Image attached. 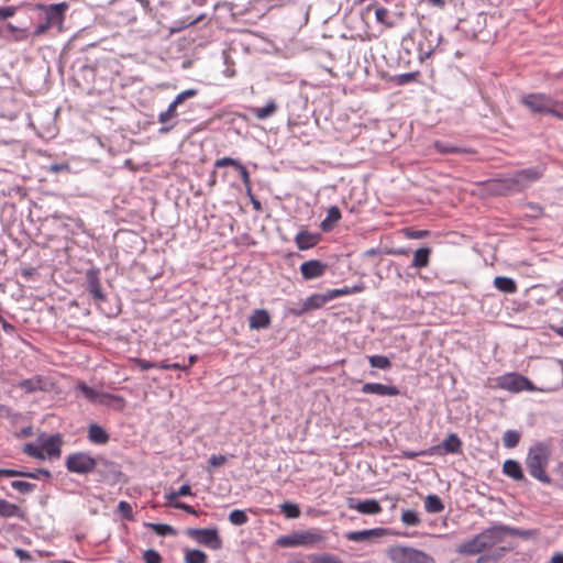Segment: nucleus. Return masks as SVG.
<instances>
[{"label": "nucleus", "instance_id": "1", "mask_svg": "<svg viewBox=\"0 0 563 563\" xmlns=\"http://www.w3.org/2000/svg\"><path fill=\"white\" fill-rule=\"evenodd\" d=\"M550 454L549 445L538 442L529 449L525 460L529 474L543 484H551V478L545 472Z\"/></svg>", "mask_w": 563, "mask_h": 563}, {"label": "nucleus", "instance_id": "2", "mask_svg": "<svg viewBox=\"0 0 563 563\" xmlns=\"http://www.w3.org/2000/svg\"><path fill=\"white\" fill-rule=\"evenodd\" d=\"M543 173L544 168L540 166L518 170L512 175L496 180V189L501 194L521 191L532 183L539 180L543 176Z\"/></svg>", "mask_w": 563, "mask_h": 563}, {"label": "nucleus", "instance_id": "3", "mask_svg": "<svg viewBox=\"0 0 563 563\" xmlns=\"http://www.w3.org/2000/svg\"><path fill=\"white\" fill-rule=\"evenodd\" d=\"M520 102L533 113L551 114L563 120V100L556 101L545 93L534 92L523 95Z\"/></svg>", "mask_w": 563, "mask_h": 563}, {"label": "nucleus", "instance_id": "4", "mask_svg": "<svg viewBox=\"0 0 563 563\" xmlns=\"http://www.w3.org/2000/svg\"><path fill=\"white\" fill-rule=\"evenodd\" d=\"M35 9L43 11L45 13V22L38 24L33 32L34 36H41L45 34L52 26H60L63 24L65 12L68 9V4L66 2L54 3L48 5L37 3L35 5Z\"/></svg>", "mask_w": 563, "mask_h": 563}, {"label": "nucleus", "instance_id": "5", "mask_svg": "<svg viewBox=\"0 0 563 563\" xmlns=\"http://www.w3.org/2000/svg\"><path fill=\"white\" fill-rule=\"evenodd\" d=\"M85 398L95 405L104 406L115 411H122L125 399L119 395L104 393L102 389H80Z\"/></svg>", "mask_w": 563, "mask_h": 563}, {"label": "nucleus", "instance_id": "6", "mask_svg": "<svg viewBox=\"0 0 563 563\" xmlns=\"http://www.w3.org/2000/svg\"><path fill=\"white\" fill-rule=\"evenodd\" d=\"M324 540L322 533L316 530L294 532L283 536L277 540V544L285 548L312 545Z\"/></svg>", "mask_w": 563, "mask_h": 563}, {"label": "nucleus", "instance_id": "7", "mask_svg": "<svg viewBox=\"0 0 563 563\" xmlns=\"http://www.w3.org/2000/svg\"><path fill=\"white\" fill-rule=\"evenodd\" d=\"M65 466L70 473L86 475L96 468L97 460L86 452H76L66 457Z\"/></svg>", "mask_w": 563, "mask_h": 563}, {"label": "nucleus", "instance_id": "8", "mask_svg": "<svg viewBox=\"0 0 563 563\" xmlns=\"http://www.w3.org/2000/svg\"><path fill=\"white\" fill-rule=\"evenodd\" d=\"M186 534L212 550L222 548V539L217 528H190L186 531Z\"/></svg>", "mask_w": 563, "mask_h": 563}, {"label": "nucleus", "instance_id": "9", "mask_svg": "<svg viewBox=\"0 0 563 563\" xmlns=\"http://www.w3.org/2000/svg\"><path fill=\"white\" fill-rule=\"evenodd\" d=\"M387 556L394 563H422V552L409 547H391L387 551Z\"/></svg>", "mask_w": 563, "mask_h": 563}, {"label": "nucleus", "instance_id": "10", "mask_svg": "<svg viewBox=\"0 0 563 563\" xmlns=\"http://www.w3.org/2000/svg\"><path fill=\"white\" fill-rule=\"evenodd\" d=\"M198 93L197 89H187L178 93L173 102L168 106L167 110L161 112L158 115V122L167 124L177 117V107L181 104L186 99L194 98Z\"/></svg>", "mask_w": 563, "mask_h": 563}, {"label": "nucleus", "instance_id": "11", "mask_svg": "<svg viewBox=\"0 0 563 563\" xmlns=\"http://www.w3.org/2000/svg\"><path fill=\"white\" fill-rule=\"evenodd\" d=\"M479 534L487 550L504 541V539L507 537V526L501 523L494 525L487 529H484Z\"/></svg>", "mask_w": 563, "mask_h": 563}, {"label": "nucleus", "instance_id": "12", "mask_svg": "<svg viewBox=\"0 0 563 563\" xmlns=\"http://www.w3.org/2000/svg\"><path fill=\"white\" fill-rule=\"evenodd\" d=\"M86 288L92 296L93 301L100 305L106 300V295L102 291L99 272L97 269H88L86 273Z\"/></svg>", "mask_w": 563, "mask_h": 563}, {"label": "nucleus", "instance_id": "13", "mask_svg": "<svg viewBox=\"0 0 563 563\" xmlns=\"http://www.w3.org/2000/svg\"><path fill=\"white\" fill-rule=\"evenodd\" d=\"M462 446L463 443L461 439L455 433H450L449 437L444 439L441 444L431 448L429 453L461 454Z\"/></svg>", "mask_w": 563, "mask_h": 563}, {"label": "nucleus", "instance_id": "14", "mask_svg": "<svg viewBox=\"0 0 563 563\" xmlns=\"http://www.w3.org/2000/svg\"><path fill=\"white\" fill-rule=\"evenodd\" d=\"M329 301L327 294H313L306 298L299 309H290L294 316H301L310 310L320 309Z\"/></svg>", "mask_w": 563, "mask_h": 563}, {"label": "nucleus", "instance_id": "15", "mask_svg": "<svg viewBox=\"0 0 563 563\" xmlns=\"http://www.w3.org/2000/svg\"><path fill=\"white\" fill-rule=\"evenodd\" d=\"M347 507L350 509H356L363 515H377L382 511L379 503L375 499L357 500L356 498H347Z\"/></svg>", "mask_w": 563, "mask_h": 563}, {"label": "nucleus", "instance_id": "16", "mask_svg": "<svg viewBox=\"0 0 563 563\" xmlns=\"http://www.w3.org/2000/svg\"><path fill=\"white\" fill-rule=\"evenodd\" d=\"M227 166H232L239 172L241 179L244 184V187H249L251 185L250 173L247 172L246 167L240 161L232 158V157H221L214 162L216 168H222V167H227Z\"/></svg>", "mask_w": 563, "mask_h": 563}, {"label": "nucleus", "instance_id": "17", "mask_svg": "<svg viewBox=\"0 0 563 563\" xmlns=\"http://www.w3.org/2000/svg\"><path fill=\"white\" fill-rule=\"evenodd\" d=\"M327 271V265L318 260H310L300 265V272L306 280L321 277Z\"/></svg>", "mask_w": 563, "mask_h": 563}, {"label": "nucleus", "instance_id": "18", "mask_svg": "<svg viewBox=\"0 0 563 563\" xmlns=\"http://www.w3.org/2000/svg\"><path fill=\"white\" fill-rule=\"evenodd\" d=\"M503 473L516 482L528 483L520 463L516 460H506L503 464Z\"/></svg>", "mask_w": 563, "mask_h": 563}, {"label": "nucleus", "instance_id": "19", "mask_svg": "<svg viewBox=\"0 0 563 563\" xmlns=\"http://www.w3.org/2000/svg\"><path fill=\"white\" fill-rule=\"evenodd\" d=\"M272 319L267 310L256 309L249 318V327L252 330L266 329L271 325Z\"/></svg>", "mask_w": 563, "mask_h": 563}, {"label": "nucleus", "instance_id": "20", "mask_svg": "<svg viewBox=\"0 0 563 563\" xmlns=\"http://www.w3.org/2000/svg\"><path fill=\"white\" fill-rule=\"evenodd\" d=\"M386 534V530L383 528H375L369 530H362V531H350L345 534V538L349 541H355V542H364L368 541L372 538H378Z\"/></svg>", "mask_w": 563, "mask_h": 563}, {"label": "nucleus", "instance_id": "21", "mask_svg": "<svg viewBox=\"0 0 563 563\" xmlns=\"http://www.w3.org/2000/svg\"><path fill=\"white\" fill-rule=\"evenodd\" d=\"M485 550H486V548L484 545L483 539L479 533L476 534L473 539L463 542L459 549L460 553H463L466 555H475Z\"/></svg>", "mask_w": 563, "mask_h": 563}, {"label": "nucleus", "instance_id": "22", "mask_svg": "<svg viewBox=\"0 0 563 563\" xmlns=\"http://www.w3.org/2000/svg\"><path fill=\"white\" fill-rule=\"evenodd\" d=\"M499 387H534L526 377L516 373L506 374L499 380Z\"/></svg>", "mask_w": 563, "mask_h": 563}, {"label": "nucleus", "instance_id": "23", "mask_svg": "<svg viewBox=\"0 0 563 563\" xmlns=\"http://www.w3.org/2000/svg\"><path fill=\"white\" fill-rule=\"evenodd\" d=\"M63 440L59 434L51 435L42 443V450L51 457H59Z\"/></svg>", "mask_w": 563, "mask_h": 563}, {"label": "nucleus", "instance_id": "24", "mask_svg": "<svg viewBox=\"0 0 563 563\" xmlns=\"http://www.w3.org/2000/svg\"><path fill=\"white\" fill-rule=\"evenodd\" d=\"M278 109L275 100H268L264 107H252L250 112L258 120H265L276 113Z\"/></svg>", "mask_w": 563, "mask_h": 563}, {"label": "nucleus", "instance_id": "25", "mask_svg": "<svg viewBox=\"0 0 563 563\" xmlns=\"http://www.w3.org/2000/svg\"><path fill=\"white\" fill-rule=\"evenodd\" d=\"M318 234H313L308 231H300L295 238V242L299 250L311 249L318 243Z\"/></svg>", "mask_w": 563, "mask_h": 563}, {"label": "nucleus", "instance_id": "26", "mask_svg": "<svg viewBox=\"0 0 563 563\" xmlns=\"http://www.w3.org/2000/svg\"><path fill=\"white\" fill-rule=\"evenodd\" d=\"M0 517L2 518H22L23 511L21 508L12 503H9L5 499L0 498Z\"/></svg>", "mask_w": 563, "mask_h": 563}, {"label": "nucleus", "instance_id": "27", "mask_svg": "<svg viewBox=\"0 0 563 563\" xmlns=\"http://www.w3.org/2000/svg\"><path fill=\"white\" fill-rule=\"evenodd\" d=\"M88 438L92 443L96 444H104L109 441V434L102 427L98 424H91L89 427Z\"/></svg>", "mask_w": 563, "mask_h": 563}, {"label": "nucleus", "instance_id": "28", "mask_svg": "<svg viewBox=\"0 0 563 563\" xmlns=\"http://www.w3.org/2000/svg\"><path fill=\"white\" fill-rule=\"evenodd\" d=\"M494 286L505 294H515L518 289L516 282L505 276L495 277Z\"/></svg>", "mask_w": 563, "mask_h": 563}, {"label": "nucleus", "instance_id": "29", "mask_svg": "<svg viewBox=\"0 0 563 563\" xmlns=\"http://www.w3.org/2000/svg\"><path fill=\"white\" fill-rule=\"evenodd\" d=\"M372 9L375 12V18L378 23L385 25L386 27L393 26V21L390 20L389 16V11L386 8L377 4H369L366 8L367 11H371Z\"/></svg>", "mask_w": 563, "mask_h": 563}, {"label": "nucleus", "instance_id": "30", "mask_svg": "<svg viewBox=\"0 0 563 563\" xmlns=\"http://www.w3.org/2000/svg\"><path fill=\"white\" fill-rule=\"evenodd\" d=\"M341 219V211L338 207L333 206L329 208L325 219L321 222V229L329 231L332 229L333 223Z\"/></svg>", "mask_w": 563, "mask_h": 563}, {"label": "nucleus", "instance_id": "31", "mask_svg": "<svg viewBox=\"0 0 563 563\" xmlns=\"http://www.w3.org/2000/svg\"><path fill=\"white\" fill-rule=\"evenodd\" d=\"M424 509L429 512H440L444 509L441 498L434 494L424 497Z\"/></svg>", "mask_w": 563, "mask_h": 563}, {"label": "nucleus", "instance_id": "32", "mask_svg": "<svg viewBox=\"0 0 563 563\" xmlns=\"http://www.w3.org/2000/svg\"><path fill=\"white\" fill-rule=\"evenodd\" d=\"M207 554L198 549L188 550L185 554V563H207Z\"/></svg>", "mask_w": 563, "mask_h": 563}, {"label": "nucleus", "instance_id": "33", "mask_svg": "<svg viewBox=\"0 0 563 563\" xmlns=\"http://www.w3.org/2000/svg\"><path fill=\"white\" fill-rule=\"evenodd\" d=\"M203 15H200L196 19H186V20H183V21H176L169 29V33L170 34H175V33H179L181 31H184L185 29L194 25V24H197L198 22H200L202 20Z\"/></svg>", "mask_w": 563, "mask_h": 563}, {"label": "nucleus", "instance_id": "34", "mask_svg": "<svg viewBox=\"0 0 563 563\" xmlns=\"http://www.w3.org/2000/svg\"><path fill=\"white\" fill-rule=\"evenodd\" d=\"M145 526L147 528H150L151 530H153L158 536H175L176 534V530L169 525L148 522V523H145Z\"/></svg>", "mask_w": 563, "mask_h": 563}, {"label": "nucleus", "instance_id": "35", "mask_svg": "<svg viewBox=\"0 0 563 563\" xmlns=\"http://www.w3.org/2000/svg\"><path fill=\"white\" fill-rule=\"evenodd\" d=\"M520 441V433L517 430H507L503 435L504 445L508 449L516 448Z\"/></svg>", "mask_w": 563, "mask_h": 563}, {"label": "nucleus", "instance_id": "36", "mask_svg": "<svg viewBox=\"0 0 563 563\" xmlns=\"http://www.w3.org/2000/svg\"><path fill=\"white\" fill-rule=\"evenodd\" d=\"M11 487L23 495H27L36 488V485L25 481H12Z\"/></svg>", "mask_w": 563, "mask_h": 563}, {"label": "nucleus", "instance_id": "37", "mask_svg": "<svg viewBox=\"0 0 563 563\" xmlns=\"http://www.w3.org/2000/svg\"><path fill=\"white\" fill-rule=\"evenodd\" d=\"M229 520L234 526H242L247 522L249 517L244 510L234 509L230 512Z\"/></svg>", "mask_w": 563, "mask_h": 563}, {"label": "nucleus", "instance_id": "38", "mask_svg": "<svg viewBox=\"0 0 563 563\" xmlns=\"http://www.w3.org/2000/svg\"><path fill=\"white\" fill-rule=\"evenodd\" d=\"M369 364L372 367L386 369L389 368L391 363L387 356L384 355H373L369 356Z\"/></svg>", "mask_w": 563, "mask_h": 563}, {"label": "nucleus", "instance_id": "39", "mask_svg": "<svg viewBox=\"0 0 563 563\" xmlns=\"http://www.w3.org/2000/svg\"><path fill=\"white\" fill-rule=\"evenodd\" d=\"M23 452L38 460L45 459V454L43 453L42 446L40 448L33 443H26L23 448Z\"/></svg>", "mask_w": 563, "mask_h": 563}, {"label": "nucleus", "instance_id": "40", "mask_svg": "<svg viewBox=\"0 0 563 563\" xmlns=\"http://www.w3.org/2000/svg\"><path fill=\"white\" fill-rule=\"evenodd\" d=\"M434 148L439 152V153H442V154H449V153H461L463 152L462 148L460 147H456L452 144H449V143H443V142H440V141H437L434 143Z\"/></svg>", "mask_w": 563, "mask_h": 563}, {"label": "nucleus", "instance_id": "41", "mask_svg": "<svg viewBox=\"0 0 563 563\" xmlns=\"http://www.w3.org/2000/svg\"><path fill=\"white\" fill-rule=\"evenodd\" d=\"M534 530H522L507 526V536L520 537L522 539H530L534 537Z\"/></svg>", "mask_w": 563, "mask_h": 563}, {"label": "nucleus", "instance_id": "42", "mask_svg": "<svg viewBox=\"0 0 563 563\" xmlns=\"http://www.w3.org/2000/svg\"><path fill=\"white\" fill-rule=\"evenodd\" d=\"M282 511L287 518H297L300 516V509L296 504L285 503L282 505Z\"/></svg>", "mask_w": 563, "mask_h": 563}, {"label": "nucleus", "instance_id": "43", "mask_svg": "<svg viewBox=\"0 0 563 563\" xmlns=\"http://www.w3.org/2000/svg\"><path fill=\"white\" fill-rule=\"evenodd\" d=\"M401 520L407 526H416L420 522L418 514L412 510H405L401 515Z\"/></svg>", "mask_w": 563, "mask_h": 563}, {"label": "nucleus", "instance_id": "44", "mask_svg": "<svg viewBox=\"0 0 563 563\" xmlns=\"http://www.w3.org/2000/svg\"><path fill=\"white\" fill-rule=\"evenodd\" d=\"M419 75V73H406V74H400V75H397L395 77L391 78V80L396 84V85H406L412 80L416 79V77Z\"/></svg>", "mask_w": 563, "mask_h": 563}, {"label": "nucleus", "instance_id": "45", "mask_svg": "<svg viewBox=\"0 0 563 563\" xmlns=\"http://www.w3.org/2000/svg\"><path fill=\"white\" fill-rule=\"evenodd\" d=\"M40 475H43L45 476L46 478H51L52 476V473L51 471L46 470V468H37L35 470L34 472H26V471H23V474H22V477H27V478H38Z\"/></svg>", "mask_w": 563, "mask_h": 563}, {"label": "nucleus", "instance_id": "46", "mask_svg": "<svg viewBox=\"0 0 563 563\" xmlns=\"http://www.w3.org/2000/svg\"><path fill=\"white\" fill-rule=\"evenodd\" d=\"M325 294H327L329 301H331L335 298L350 295L351 290L349 287H344V288H338V289H330Z\"/></svg>", "mask_w": 563, "mask_h": 563}, {"label": "nucleus", "instance_id": "47", "mask_svg": "<svg viewBox=\"0 0 563 563\" xmlns=\"http://www.w3.org/2000/svg\"><path fill=\"white\" fill-rule=\"evenodd\" d=\"M118 510L122 515L123 518L132 519L133 510H132L131 505L128 501H124V500L120 501L118 505Z\"/></svg>", "mask_w": 563, "mask_h": 563}, {"label": "nucleus", "instance_id": "48", "mask_svg": "<svg viewBox=\"0 0 563 563\" xmlns=\"http://www.w3.org/2000/svg\"><path fill=\"white\" fill-rule=\"evenodd\" d=\"M145 563H161L162 558L159 553L155 550H146L143 554Z\"/></svg>", "mask_w": 563, "mask_h": 563}, {"label": "nucleus", "instance_id": "49", "mask_svg": "<svg viewBox=\"0 0 563 563\" xmlns=\"http://www.w3.org/2000/svg\"><path fill=\"white\" fill-rule=\"evenodd\" d=\"M228 462L225 455H211L209 459V464L212 467H219L224 465Z\"/></svg>", "mask_w": 563, "mask_h": 563}, {"label": "nucleus", "instance_id": "50", "mask_svg": "<svg viewBox=\"0 0 563 563\" xmlns=\"http://www.w3.org/2000/svg\"><path fill=\"white\" fill-rule=\"evenodd\" d=\"M511 547H499L489 555V558L494 561H497L500 558H503L507 552L511 551Z\"/></svg>", "mask_w": 563, "mask_h": 563}, {"label": "nucleus", "instance_id": "51", "mask_svg": "<svg viewBox=\"0 0 563 563\" xmlns=\"http://www.w3.org/2000/svg\"><path fill=\"white\" fill-rule=\"evenodd\" d=\"M16 8L13 5L10 7H0V19L4 20L11 18L15 14Z\"/></svg>", "mask_w": 563, "mask_h": 563}, {"label": "nucleus", "instance_id": "52", "mask_svg": "<svg viewBox=\"0 0 563 563\" xmlns=\"http://www.w3.org/2000/svg\"><path fill=\"white\" fill-rule=\"evenodd\" d=\"M23 471H18L13 468H0V477H22Z\"/></svg>", "mask_w": 563, "mask_h": 563}, {"label": "nucleus", "instance_id": "53", "mask_svg": "<svg viewBox=\"0 0 563 563\" xmlns=\"http://www.w3.org/2000/svg\"><path fill=\"white\" fill-rule=\"evenodd\" d=\"M412 266L418 269L422 267V247L415 251Z\"/></svg>", "mask_w": 563, "mask_h": 563}, {"label": "nucleus", "instance_id": "54", "mask_svg": "<svg viewBox=\"0 0 563 563\" xmlns=\"http://www.w3.org/2000/svg\"><path fill=\"white\" fill-rule=\"evenodd\" d=\"M173 507H175L177 509L185 510L186 512L191 514V515H197V511L190 505H187L181 501H176L175 504H173Z\"/></svg>", "mask_w": 563, "mask_h": 563}, {"label": "nucleus", "instance_id": "55", "mask_svg": "<svg viewBox=\"0 0 563 563\" xmlns=\"http://www.w3.org/2000/svg\"><path fill=\"white\" fill-rule=\"evenodd\" d=\"M363 390L364 391L376 393V394H379V395H390V396L399 394V389H363Z\"/></svg>", "mask_w": 563, "mask_h": 563}, {"label": "nucleus", "instance_id": "56", "mask_svg": "<svg viewBox=\"0 0 563 563\" xmlns=\"http://www.w3.org/2000/svg\"><path fill=\"white\" fill-rule=\"evenodd\" d=\"M14 552H15V555L21 561H30L32 559L31 554L27 551L23 550V549H15Z\"/></svg>", "mask_w": 563, "mask_h": 563}, {"label": "nucleus", "instance_id": "57", "mask_svg": "<svg viewBox=\"0 0 563 563\" xmlns=\"http://www.w3.org/2000/svg\"><path fill=\"white\" fill-rule=\"evenodd\" d=\"M70 167L68 164H55V165H52L49 167V170L53 172V173H59V172H63V170H69Z\"/></svg>", "mask_w": 563, "mask_h": 563}, {"label": "nucleus", "instance_id": "58", "mask_svg": "<svg viewBox=\"0 0 563 563\" xmlns=\"http://www.w3.org/2000/svg\"><path fill=\"white\" fill-rule=\"evenodd\" d=\"M191 494H192V493H191V488H190V486H189V485H187V484H185V485L180 486V488L177 490V495H179V497H180V496H189V495H191Z\"/></svg>", "mask_w": 563, "mask_h": 563}, {"label": "nucleus", "instance_id": "59", "mask_svg": "<svg viewBox=\"0 0 563 563\" xmlns=\"http://www.w3.org/2000/svg\"><path fill=\"white\" fill-rule=\"evenodd\" d=\"M549 563H563V553L555 552Z\"/></svg>", "mask_w": 563, "mask_h": 563}, {"label": "nucleus", "instance_id": "60", "mask_svg": "<svg viewBox=\"0 0 563 563\" xmlns=\"http://www.w3.org/2000/svg\"><path fill=\"white\" fill-rule=\"evenodd\" d=\"M178 497H179V495H177V492H172V493H169V494L166 496V498H167V500H168V503H169V505H170V506H173V504H175V503H176V499H177Z\"/></svg>", "mask_w": 563, "mask_h": 563}, {"label": "nucleus", "instance_id": "61", "mask_svg": "<svg viewBox=\"0 0 563 563\" xmlns=\"http://www.w3.org/2000/svg\"><path fill=\"white\" fill-rule=\"evenodd\" d=\"M251 202H252L253 209H254L255 211H261V210H262V203H261V201H260V200H257L255 197H252Z\"/></svg>", "mask_w": 563, "mask_h": 563}, {"label": "nucleus", "instance_id": "62", "mask_svg": "<svg viewBox=\"0 0 563 563\" xmlns=\"http://www.w3.org/2000/svg\"><path fill=\"white\" fill-rule=\"evenodd\" d=\"M430 4L434 5V7H438V8H443L444 7V1L443 0H427Z\"/></svg>", "mask_w": 563, "mask_h": 563}, {"label": "nucleus", "instance_id": "63", "mask_svg": "<svg viewBox=\"0 0 563 563\" xmlns=\"http://www.w3.org/2000/svg\"><path fill=\"white\" fill-rule=\"evenodd\" d=\"M8 30L11 32H15V33H24V30H21V29L14 26L13 24H8Z\"/></svg>", "mask_w": 563, "mask_h": 563}, {"label": "nucleus", "instance_id": "64", "mask_svg": "<svg viewBox=\"0 0 563 563\" xmlns=\"http://www.w3.org/2000/svg\"><path fill=\"white\" fill-rule=\"evenodd\" d=\"M364 289L363 285L354 286L350 288L351 294L361 292Z\"/></svg>", "mask_w": 563, "mask_h": 563}]
</instances>
